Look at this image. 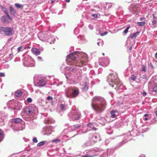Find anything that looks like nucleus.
I'll use <instances>...</instances> for the list:
<instances>
[{
    "mask_svg": "<svg viewBox=\"0 0 157 157\" xmlns=\"http://www.w3.org/2000/svg\"><path fill=\"white\" fill-rule=\"evenodd\" d=\"M91 105L94 110L100 113L104 111L106 103L105 99L102 98L95 97L92 99Z\"/></svg>",
    "mask_w": 157,
    "mask_h": 157,
    "instance_id": "nucleus-1",
    "label": "nucleus"
},
{
    "mask_svg": "<svg viewBox=\"0 0 157 157\" xmlns=\"http://www.w3.org/2000/svg\"><path fill=\"white\" fill-rule=\"evenodd\" d=\"M108 80L109 82H113V84L111 85L113 87H114L115 88L119 87L122 85L120 80L118 78L117 75L115 74V75L113 73H110L108 75Z\"/></svg>",
    "mask_w": 157,
    "mask_h": 157,
    "instance_id": "nucleus-2",
    "label": "nucleus"
},
{
    "mask_svg": "<svg viewBox=\"0 0 157 157\" xmlns=\"http://www.w3.org/2000/svg\"><path fill=\"white\" fill-rule=\"evenodd\" d=\"M78 53V52L75 51L67 56L66 57L67 62L68 63H73L75 64V66L79 67L77 65L79 64L80 62L79 61H76V58L78 57V55L77 54Z\"/></svg>",
    "mask_w": 157,
    "mask_h": 157,
    "instance_id": "nucleus-3",
    "label": "nucleus"
},
{
    "mask_svg": "<svg viewBox=\"0 0 157 157\" xmlns=\"http://www.w3.org/2000/svg\"><path fill=\"white\" fill-rule=\"evenodd\" d=\"M79 93L78 89H73L69 90V91L66 93V95L67 98H72L77 96Z\"/></svg>",
    "mask_w": 157,
    "mask_h": 157,
    "instance_id": "nucleus-4",
    "label": "nucleus"
},
{
    "mask_svg": "<svg viewBox=\"0 0 157 157\" xmlns=\"http://www.w3.org/2000/svg\"><path fill=\"white\" fill-rule=\"evenodd\" d=\"M13 29L10 27H0V33L2 32L4 33V34L6 36H10L12 34Z\"/></svg>",
    "mask_w": 157,
    "mask_h": 157,
    "instance_id": "nucleus-5",
    "label": "nucleus"
},
{
    "mask_svg": "<svg viewBox=\"0 0 157 157\" xmlns=\"http://www.w3.org/2000/svg\"><path fill=\"white\" fill-rule=\"evenodd\" d=\"M24 111L28 115H30L33 113V110L32 107L29 106L24 109Z\"/></svg>",
    "mask_w": 157,
    "mask_h": 157,
    "instance_id": "nucleus-6",
    "label": "nucleus"
},
{
    "mask_svg": "<svg viewBox=\"0 0 157 157\" xmlns=\"http://www.w3.org/2000/svg\"><path fill=\"white\" fill-rule=\"evenodd\" d=\"M87 61L88 59L87 58L85 57H82L80 60L79 64H78L77 65L79 66V67H81L85 64H86Z\"/></svg>",
    "mask_w": 157,
    "mask_h": 157,
    "instance_id": "nucleus-7",
    "label": "nucleus"
},
{
    "mask_svg": "<svg viewBox=\"0 0 157 157\" xmlns=\"http://www.w3.org/2000/svg\"><path fill=\"white\" fill-rule=\"evenodd\" d=\"M152 22L153 25L155 27L157 26V18H156L154 16L153 17V19H152Z\"/></svg>",
    "mask_w": 157,
    "mask_h": 157,
    "instance_id": "nucleus-8",
    "label": "nucleus"
},
{
    "mask_svg": "<svg viewBox=\"0 0 157 157\" xmlns=\"http://www.w3.org/2000/svg\"><path fill=\"white\" fill-rule=\"evenodd\" d=\"M22 120L20 118H16L13 120V122L15 124H18L21 122Z\"/></svg>",
    "mask_w": 157,
    "mask_h": 157,
    "instance_id": "nucleus-9",
    "label": "nucleus"
},
{
    "mask_svg": "<svg viewBox=\"0 0 157 157\" xmlns=\"http://www.w3.org/2000/svg\"><path fill=\"white\" fill-rule=\"evenodd\" d=\"M32 51L36 55H38L40 54V52L37 49L33 48L32 49Z\"/></svg>",
    "mask_w": 157,
    "mask_h": 157,
    "instance_id": "nucleus-10",
    "label": "nucleus"
},
{
    "mask_svg": "<svg viewBox=\"0 0 157 157\" xmlns=\"http://www.w3.org/2000/svg\"><path fill=\"white\" fill-rule=\"evenodd\" d=\"M150 66L152 68H153L157 67V61L153 60L152 63H151L150 64Z\"/></svg>",
    "mask_w": 157,
    "mask_h": 157,
    "instance_id": "nucleus-11",
    "label": "nucleus"
},
{
    "mask_svg": "<svg viewBox=\"0 0 157 157\" xmlns=\"http://www.w3.org/2000/svg\"><path fill=\"white\" fill-rule=\"evenodd\" d=\"M103 63L105 66H107L109 63V59L108 58L105 59L103 61Z\"/></svg>",
    "mask_w": 157,
    "mask_h": 157,
    "instance_id": "nucleus-12",
    "label": "nucleus"
},
{
    "mask_svg": "<svg viewBox=\"0 0 157 157\" xmlns=\"http://www.w3.org/2000/svg\"><path fill=\"white\" fill-rule=\"evenodd\" d=\"M10 12L11 14H14L16 13L15 10L11 6H10Z\"/></svg>",
    "mask_w": 157,
    "mask_h": 157,
    "instance_id": "nucleus-13",
    "label": "nucleus"
},
{
    "mask_svg": "<svg viewBox=\"0 0 157 157\" xmlns=\"http://www.w3.org/2000/svg\"><path fill=\"white\" fill-rule=\"evenodd\" d=\"M1 20L2 21L5 23L9 22L6 16H2V17Z\"/></svg>",
    "mask_w": 157,
    "mask_h": 157,
    "instance_id": "nucleus-14",
    "label": "nucleus"
},
{
    "mask_svg": "<svg viewBox=\"0 0 157 157\" xmlns=\"http://www.w3.org/2000/svg\"><path fill=\"white\" fill-rule=\"evenodd\" d=\"M14 5L15 7L18 9H22L23 8V5L19 3H15Z\"/></svg>",
    "mask_w": 157,
    "mask_h": 157,
    "instance_id": "nucleus-15",
    "label": "nucleus"
},
{
    "mask_svg": "<svg viewBox=\"0 0 157 157\" xmlns=\"http://www.w3.org/2000/svg\"><path fill=\"white\" fill-rule=\"evenodd\" d=\"M40 85L41 86H45L46 85V82L43 80H41L39 82Z\"/></svg>",
    "mask_w": 157,
    "mask_h": 157,
    "instance_id": "nucleus-16",
    "label": "nucleus"
},
{
    "mask_svg": "<svg viewBox=\"0 0 157 157\" xmlns=\"http://www.w3.org/2000/svg\"><path fill=\"white\" fill-rule=\"evenodd\" d=\"M4 138V133L2 130L0 129V139L2 140Z\"/></svg>",
    "mask_w": 157,
    "mask_h": 157,
    "instance_id": "nucleus-17",
    "label": "nucleus"
},
{
    "mask_svg": "<svg viewBox=\"0 0 157 157\" xmlns=\"http://www.w3.org/2000/svg\"><path fill=\"white\" fill-rule=\"evenodd\" d=\"M117 111L116 110H112L111 112V117L112 118H114L116 116V115L114 114L115 113H117Z\"/></svg>",
    "mask_w": 157,
    "mask_h": 157,
    "instance_id": "nucleus-18",
    "label": "nucleus"
},
{
    "mask_svg": "<svg viewBox=\"0 0 157 157\" xmlns=\"http://www.w3.org/2000/svg\"><path fill=\"white\" fill-rule=\"evenodd\" d=\"M22 94L21 91L17 90L15 93V95L17 97H20L22 95Z\"/></svg>",
    "mask_w": 157,
    "mask_h": 157,
    "instance_id": "nucleus-19",
    "label": "nucleus"
},
{
    "mask_svg": "<svg viewBox=\"0 0 157 157\" xmlns=\"http://www.w3.org/2000/svg\"><path fill=\"white\" fill-rule=\"evenodd\" d=\"M46 141H44L41 142H40L39 143L37 144V146H42L44 145L45 143H46Z\"/></svg>",
    "mask_w": 157,
    "mask_h": 157,
    "instance_id": "nucleus-20",
    "label": "nucleus"
},
{
    "mask_svg": "<svg viewBox=\"0 0 157 157\" xmlns=\"http://www.w3.org/2000/svg\"><path fill=\"white\" fill-rule=\"evenodd\" d=\"M60 140L59 139H55L53 140L52 142V143H55V144H57L60 142Z\"/></svg>",
    "mask_w": 157,
    "mask_h": 157,
    "instance_id": "nucleus-21",
    "label": "nucleus"
},
{
    "mask_svg": "<svg viewBox=\"0 0 157 157\" xmlns=\"http://www.w3.org/2000/svg\"><path fill=\"white\" fill-rule=\"evenodd\" d=\"M137 24L139 26H143L145 25V23L144 22H138Z\"/></svg>",
    "mask_w": 157,
    "mask_h": 157,
    "instance_id": "nucleus-22",
    "label": "nucleus"
},
{
    "mask_svg": "<svg viewBox=\"0 0 157 157\" xmlns=\"http://www.w3.org/2000/svg\"><path fill=\"white\" fill-rule=\"evenodd\" d=\"M66 106L64 105L61 104L60 105V109L62 110H65Z\"/></svg>",
    "mask_w": 157,
    "mask_h": 157,
    "instance_id": "nucleus-23",
    "label": "nucleus"
},
{
    "mask_svg": "<svg viewBox=\"0 0 157 157\" xmlns=\"http://www.w3.org/2000/svg\"><path fill=\"white\" fill-rule=\"evenodd\" d=\"M130 78L133 81H134L136 79V77L134 75H132L131 76Z\"/></svg>",
    "mask_w": 157,
    "mask_h": 157,
    "instance_id": "nucleus-24",
    "label": "nucleus"
},
{
    "mask_svg": "<svg viewBox=\"0 0 157 157\" xmlns=\"http://www.w3.org/2000/svg\"><path fill=\"white\" fill-rule=\"evenodd\" d=\"M130 28V26H129L123 32V33H124V34H126L128 32V29H129V28Z\"/></svg>",
    "mask_w": 157,
    "mask_h": 157,
    "instance_id": "nucleus-25",
    "label": "nucleus"
},
{
    "mask_svg": "<svg viewBox=\"0 0 157 157\" xmlns=\"http://www.w3.org/2000/svg\"><path fill=\"white\" fill-rule=\"evenodd\" d=\"M139 33V32H136L134 33L132 35L130 36L131 38L132 39L133 38L135 37L136 36V35L137 34V33Z\"/></svg>",
    "mask_w": 157,
    "mask_h": 157,
    "instance_id": "nucleus-26",
    "label": "nucleus"
},
{
    "mask_svg": "<svg viewBox=\"0 0 157 157\" xmlns=\"http://www.w3.org/2000/svg\"><path fill=\"white\" fill-rule=\"evenodd\" d=\"M108 32H105L103 33H101L100 32H99V34L101 36H103L107 34Z\"/></svg>",
    "mask_w": 157,
    "mask_h": 157,
    "instance_id": "nucleus-27",
    "label": "nucleus"
},
{
    "mask_svg": "<svg viewBox=\"0 0 157 157\" xmlns=\"http://www.w3.org/2000/svg\"><path fill=\"white\" fill-rule=\"evenodd\" d=\"M142 71H144V72L146 71V67L144 65H142Z\"/></svg>",
    "mask_w": 157,
    "mask_h": 157,
    "instance_id": "nucleus-28",
    "label": "nucleus"
},
{
    "mask_svg": "<svg viewBox=\"0 0 157 157\" xmlns=\"http://www.w3.org/2000/svg\"><path fill=\"white\" fill-rule=\"evenodd\" d=\"M27 101L29 103H31L32 102V100L31 98H29L27 99Z\"/></svg>",
    "mask_w": 157,
    "mask_h": 157,
    "instance_id": "nucleus-29",
    "label": "nucleus"
},
{
    "mask_svg": "<svg viewBox=\"0 0 157 157\" xmlns=\"http://www.w3.org/2000/svg\"><path fill=\"white\" fill-rule=\"evenodd\" d=\"M33 141L34 143H37L38 142L37 138L36 137H34L33 138Z\"/></svg>",
    "mask_w": 157,
    "mask_h": 157,
    "instance_id": "nucleus-30",
    "label": "nucleus"
},
{
    "mask_svg": "<svg viewBox=\"0 0 157 157\" xmlns=\"http://www.w3.org/2000/svg\"><path fill=\"white\" fill-rule=\"evenodd\" d=\"M7 15V17L8 19H9V20H10V21L12 20V18L10 16L9 14L8 13Z\"/></svg>",
    "mask_w": 157,
    "mask_h": 157,
    "instance_id": "nucleus-31",
    "label": "nucleus"
},
{
    "mask_svg": "<svg viewBox=\"0 0 157 157\" xmlns=\"http://www.w3.org/2000/svg\"><path fill=\"white\" fill-rule=\"evenodd\" d=\"M153 90L154 91L157 92V86H155L153 88Z\"/></svg>",
    "mask_w": 157,
    "mask_h": 157,
    "instance_id": "nucleus-32",
    "label": "nucleus"
},
{
    "mask_svg": "<svg viewBox=\"0 0 157 157\" xmlns=\"http://www.w3.org/2000/svg\"><path fill=\"white\" fill-rule=\"evenodd\" d=\"M47 99L48 100H51L52 101L53 99V98L52 97L50 96H48L47 98Z\"/></svg>",
    "mask_w": 157,
    "mask_h": 157,
    "instance_id": "nucleus-33",
    "label": "nucleus"
},
{
    "mask_svg": "<svg viewBox=\"0 0 157 157\" xmlns=\"http://www.w3.org/2000/svg\"><path fill=\"white\" fill-rule=\"evenodd\" d=\"M22 46H20L17 48V51L18 52H19L22 49Z\"/></svg>",
    "mask_w": 157,
    "mask_h": 157,
    "instance_id": "nucleus-34",
    "label": "nucleus"
},
{
    "mask_svg": "<svg viewBox=\"0 0 157 157\" xmlns=\"http://www.w3.org/2000/svg\"><path fill=\"white\" fill-rule=\"evenodd\" d=\"M3 11L6 14H7L8 13V12L7 11V10H6V8L4 10H3Z\"/></svg>",
    "mask_w": 157,
    "mask_h": 157,
    "instance_id": "nucleus-35",
    "label": "nucleus"
},
{
    "mask_svg": "<svg viewBox=\"0 0 157 157\" xmlns=\"http://www.w3.org/2000/svg\"><path fill=\"white\" fill-rule=\"evenodd\" d=\"M5 76L4 74L3 73H0V76L1 77H4Z\"/></svg>",
    "mask_w": 157,
    "mask_h": 157,
    "instance_id": "nucleus-36",
    "label": "nucleus"
},
{
    "mask_svg": "<svg viewBox=\"0 0 157 157\" xmlns=\"http://www.w3.org/2000/svg\"><path fill=\"white\" fill-rule=\"evenodd\" d=\"M92 16L94 17V18H96L98 17V15L97 14H92Z\"/></svg>",
    "mask_w": 157,
    "mask_h": 157,
    "instance_id": "nucleus-37",
    "label": "nucleus"
},
{
    "mask_svg": "<svg viewBox=\"0 0 157 157\" xmlns=\"http://www.w3.org/2000/svg\"><path fill=\"white\" fill-rule=\"evenodd\" d=\"M94 156H88V155L82 156V157H93Z\"/></svg>",
    "mask_w": 157,
    "mask_h": 157,
    "instance_id": "nucleus-38",
    "label": "nucleus"
},
{
    "mask_svg": "<svg viewBox=\"0 0 157 157\" xmlns=\"http://www.w3.org/2000/svg\"><path fill=\"white\" fill-rule=\"evenodd\" d=\"M143 96H145L147 95V93L145 91L143 92Z\"/></svg>",
    "mask_w": 157,
    "mask_h": 157,
    "instance_id": "nucleus-39",
    "label": "nucleus"
},
{
    "mask_svg": "<svg viewBox=\"0 0 157 157\" xmlns=\"http://www.w3.org/2000/svg\"><path fill=\"white\" fill-rule=\"evenodd\" d=\"M0 7L3 10H4L6 8H4V7L2 6H0Z\"/></svg>",
    "mask_w": 157,
    "mask_h": 157,
    "instance_id": "nucleus-40",
    "label": "nucleus"
},
{
    "mask_svg": "<svg viewBox=\"0 0 157 157\" xmlns=\"http://www.w3.org/2000/svg\"><path fill=\"white\" fill-rule=\"evenodd\" d=\"M80 127V125H78V126L76 125L75 126V128H78Z\"/></svg>",
    "mask_w": 157,
    "mask_h": 157,
    "instance_id": "nucleus-41",
    "label": "nucleus"
},
{
    "mask_svg": "<svg viewBox=\"0 0 157 157\" xmlns=\"http://www.w3.org/2000/svg\"><path fill=\"white\" fill-rule=\"evenodd\" d=\"M148 116V114H146L144 115V116L145 117H147Z\"/></svg>",
    "mask_w": 157,
    "mask_h": 157,
    "instance_id": "nucleus-42",
    "label": "nucleus"
},
{
    "mask_svg": "<svg viewBox=\"0 0 157 157\" xmlns=\"http://www.w3.org/2000/svg\"><path fill=\"white\" fill-rule=\"evenodd\" d=\"M145 18H140V21H142L143 20H144Z\"/></svg>",
    "mask_w": 157,
    "mask_h": 157,
    "instance_id": "nucleus-43",
    "label": "nucleus"
},
{
    "mask_svg": "<svg viewBox=\"0 0 157 157\" xmlns=\"http://www.w3.org/2000/svg\"><path fill=\"white\" fill-rule=\"evenodd\" d=\"M155 57L157 59V52L155 55Z\"/></svg>",
    "mask_w": 157,
    "mask_h": 157,
    "instance_id": "nucleus-44",
    "label": "nucleus"
},
{
    "mask_svg": "<svg viewBox=\"0 0 157 157\" xmlns=\"http://www.w3.org/2000/svg\"><path fill=\"white\" fill-rule=\"evenodd\" d=\"M155 113L156 116L157 117V109H156L155 111Z\"/></svg>",
    "mask_w": 157,
    "mask_h": 157,
    "instance_id": "nucleus-45",
    "label": "nucleus"
},
{
    "mask_svg": "<svg viewBox=\"0 0 157 157\" xmlns=\"http://www.w3.org/2000/svg\"><path fill=\"white\" fill-rule=\"evenodd\" d=\"M65 1L67 2H69L70 1V0H65Z\"/></svg>",
    "mask_w": 157,
    "mask_h": 157,
    "instance_id": "nucleus-46",
    "label": "nucleus"
},
{
    "mask_svg": "<svg viewBox=\"0 0 157 157\" xmlns=\"http://www.w3.org/2000/svg\"><path fill=\"white\" fill-rule=\"evenodd\" d=\"M148 119L147 118H145L144 119V120L146 121Z\"/></svg>",
    "mask_w": 157,
    "mask_h": 157,
    "instance_id": "nucleus-47",
    "label": "nucleus"
},
{
    "mask_svg": "<svg viewBox=\"0 0 157 157\" xmlns=\"http://www.w3.org/2000/svg\"><path fill=\"white\" fill-rule=\"evenodd\" d=\"M132 47H131L130 48H129V50H130V51H131L132 50Z\"/></svg>",
    "mask_w": 157,
    "mask_h": 157,
    "instance_id": "nucleus-48",
    "label": "nucleus"
},
{
    "mask_svg": "<svg viewBox=\"0 0 157 157\" xmlns=\"http://www.w3.org/2000/svg\"><path fill=\"white\" fill-rule=\"evenodd\" d=\"M97 44L98 45V46L100 45V43H99V42H97Z\"/></svg>",
    "mask_w": 157,
    "mask_h": 157,
    "instance_id": "nucleus-49",
    "label": "nucleus"
},
{
    "mask_svg": "<svg viewBox=\"0 0 157 157\" xmlns=\"http://www.w3.org/2000/svg\"><path fill=\"white\" fill-rule=\"evenodd\" d=\"M55 0H52V3H53L54 2Z\"/></svg>",
    "mask_w": 157,
    "mask_h": 157,
    "instance_id": "nucleus-50",
    "label": "nucleus"
},
{
    "mask_svg": "<svg viewBox=\"0 0 157 157\" xmlns=\"http://www.w3.org/2000/svg\"><path fill=\"white\" fill-rule=\"evenodd\" d=\"M79 117H78L76 118H75V119H76V120H78V119H79Z\"/></svg>",
    "mask_w": 157,
    "mask_h": 157,
    "instance_id": "nucleus-51",
    "label": "nucleus"
},
{
    "mask_svg": "<svg viewBox=\"0 0 157 157\" xmlns=\"http://www.w3.org/2000/svg\"><path fill=\"white\" fill-rule=\"evenodd\" d=\"M102 55L103 56H104L105 55V54H104V53H102Z\"/></svg>",
    "mask_w": 157,
    "mask_h": 157,
    "instance_id": "nucleus-52",
    "label": "nucleus"
},
{
    "mask_svg": "<svg viewBox=\"0 0 157 157\" xmlns=\"http://www.w3.org/2000/svg\"><path fill=\"white\" fill-rule=\"evenodd\" d=\"M141 157H145L144 156H141Z\"/></svg>",
    "mask_w": 157,
    "mask_h": 157,
    "instance_id": "nucleus-53",
    "label": "nucleus"
},
{
    "mask_svg": "<svg viewBox=\"0 0 157 157\" xmlns=\"http://www.w3.org/2000/svg\"><path fill=\"white\" fill-rule=\"evenodd\" d=\"M2 140H1V139H0V142L2 141Z\"/></svg>",
    "mask_w": 157,
    "mask_h": 157,
    "instance_id": "nucleus-54",
    "label": "nucleus"
}]
</instances>
